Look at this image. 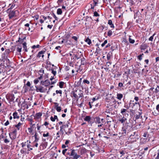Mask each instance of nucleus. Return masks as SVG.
Returning <instances> with one entry per match:
<instances>
[{"label": "nucleus", "mask_w": 159, "mask_h": 159, "mask_svg": "<svg viewBox=\"0 0 159 159\" xmlns=\"http://www.w3.org/2000/svg\"><path fill=\"white\" fill-rule=\"evenodd\" d=\"M112 34V32L111 30H109L107 32V35L108 36H111Z\"/></svg>", "instance_id": "obj_30"}, {"label": "nucleus", "mask_w": 159, "mask_h": 159, "mask_svg": "<svg viewBox=\"0 0 159 159\" xmlns=\"http://www.w3.org/2000/svg\"><path fill=\"white\" fill-rule=\"evenodd\" d=\"M44 84H43V85L45 86H47L50 84V81L48 80H46L44 82Z\"/></svg>", "instance_id": "obj_11"}, {"label": "nucleus", "mask_w": 159, "mask_h": 159, "mask_svg": "<svg viewBox=\"0 0 159 159\" xmlns=\"http://www.w3.org/2000/svg\"><path fill=\"white\" fill-rule=\"evenodd\" d=\"M59 87H60V88H62L63 87V85L64 84V83L63 82L61 81V82H59Z\"/></svg>", "instance_id": "obj_27"}, {"label": "nucleus", "mask_w": 159, "mask_h": 159, "mask_svg": "<svg viewBox=\"0 0 159 159\" xmlns=\"http://www.w3.org/2000/svg\"><path fill=\"white\" fill-rule=\"evenodd\" d=\"M52 15L53 16L55 19V20H57V18L54 13L52 14Z\"/></svg>", "instance_id": "obj_53"}, {"label": "nucleus", "mask_w": 159, "mask_h": 159, "mask_svg": "<svg viewBox=\"0 0 159 159\" xmlns=\"http://www.w3.org/2000/svg\"><path fill=\"white\" fill-rule=\"evenodd\" d=\"M141 115V113L140 112H139L138 114H137L136 115V116L135 117V119H139V118L140 117Z\"/></svg>", "instance_id": "obj_24"}, {"label": "nucleus", "mask_w": 159, "mask_h": 159, "mask_svg": "<svg viewBox=\"0 0 159 159\" xmlns=\"http://www.w3.org/2000/svg\"><path fill=\"white\" fill-rule=\"evenodd\" d=\"M155 90L156 93H157L159 91V89L157 88L155 89Z\"/></svg>", "instance_id": "obj_64"}, {"label": "nucleus", "mask_w": 159, "mask_h": 159, "mask_svg": "<svg viewBox=\"0 0 159 159\" xmlns=\"http://www.w3.org/2000/svg\"><path fill=\"white\" fill-rule=\"evenodd\" d=\"M9 136L11 139L12 140L15 139L16 137V134H11L9 133Z\"/></svg>", "instance_id": "obj_10"}, {"label": "nucleus", "mask_w": 159, "mask_h": 159, "mask_svg": "<svg viewBox=\"0 0 159 159\" xmlns=\"http://www.w3.org/2000/svg\"><path fill=\"white\" fill-rule=\"evenodd\" d=\"M22 123L19 122L17 125H15V126L17 128L18 130H19L20 129L21 126L22 125Z\"/></svg>", "instance_id": "obj_12"}, {"label": "nucleus", "mask_w": 159, "mask_h": 159, "mask_svg": "<svg viewBox=\"0 0 159 159\" xmlns=\"http://www.w3.org/2000/svg\"><path fill=\"white\" fill-rule=\"evenodd\" d=\"M126 120L127 119L126 118L123 117L122 119H120L119 120V121L121 122V123H123L125 122Z\"/></svg>", "instance_id": "obj_19"}, {"label": "nucleus", "mask_w": 159, "mask_h": 159, "mask_svg": "<svg viewBox=\"0 0 159 159\" xmlns=\"http://www.w3.org/2000/svg\"><path fill=\"white\" fill-rule=\"evenodd\" d=\"M154 116H157L159 115V113L155 111L152 112Z\"/></svg>", "instance_id": "obj_43"}, {"label": "nucleus", "mask_w": 159, "mask_h": 159, "mask_svg": "<svg viewBox=\"0 0 159 159\" xmlns=\"http://www.w3.org/2000/svg\"><path fill=\"white\" fill-rule=\"evenodd\" d=\"M118 86L120 87H122L123 86V84L122 83H119L118 84Z\"/></svg>", "instance_id": "obj_57"}, {"label": "nucleus", "mask_w": 159, "mask_h": 159, "mask_svg": "<svg viewBox=\"0 0 159 159\" xmlns=\"http://www.w3.org/2000/svg\"><path fill=\"white\" fill-rule=\"evenodd\" d=\"M98 4V2L97 1H96V0H94L92 4L94 6H96Z\"/></svg>", "instance_id": "obj_32"}, {"label": "nucleus", "mask_w": 159, "mask_h": 159, "mask_svg": "<svg viewBox=\"0 0 159 159\" xmlns=\"http://www.w3.org/2000/svg\"><path fill=\"white\" fill-rule=\"evenodd\" d=\"M143 55V54L142 53V54H140L138 56V58L139 59V60H141L142 59V55Z\"/></svg>", "instance_id": "obj_46"}, {"label": "nucleus", "mask_w": 159, "mask_h": 159, "mask_svg": "<svg viewBox=\"0 0 159 159\" xmlns=\"http://www.w3.org/2000/svg\"><path fill=\"white\" fill-rule=\"evenodd\" d=\"M43 78V75H40L39 77L35 79L34 80V83L35 84H37L39 81V80H41Z\"/></svg>", "instance_id": "obj_4"}, {"label": "nucleus", "mask_w": 159, "mask_h": 159, "mask_svg": "<svg viewBox=\"0 0 159 159\" xmlns=\"http://www.w3.org/2000/svg\"><path fill=\"white\" fill-rule=\"evenodd\" d=\"M62 13V11L61 9L58 8L57 10V13L58 15H61Z\"/></svg>", "instance_id": "obj_26"}, {"label": "nucleus", "mask_w": 159, "mask_h": 159, "mask_svg": "<svg viewBox=\"0 0 159 159\" xmlns=\"http://www.w3.org/2000/svg\"><path fill=\"white\" fill-rule=\"evenodd\" d=\"M13 118L15 119H19V116L18 115V113L17 112H14L13 114Z\"/></svg>", "instance_id": "obj_15"}, {"label": "nucleus", "mask_w": 159, "mask_h": 159, "mask_svg": "<svg viewBox=\"0 0 159 159\" xmlns=\"http://www.w3.org/2000/svg\"><path fill=\"white\" fill-rule=\"evenodd\" d=\"M70 151H71L70 156H72L73 157V159H78L80 157V155L77 154L75 149H70Z\"/></svg>", "instance_id": "obj_1"}, {"label": "nucleus", "mask_w": 159, "mask_h": 159, "mask_svg": "<svg viewBox=\"0 0 159 159\" xmlns=\"http://www.w3.org/2000/svg\"><path fill=\"white\" fill-rule=\"evenodd\" d=\"M50 120L52 121L53 122L55 121V119H54V118L52 116L51 117Z\"/></svg>", "instance_id": "obj_56"}, {"label": "nucleus", "mask_w": 159, "mask_h": 159, "mask_svg": "<svg viewBox=\"0 0 159 159\" xmlns=\"http://www.w3.org/2000/svg\"><path fill=\"white\" fill-rule=\"evenodd\" d=\"M134 99L136 102H137L139 100V98L137 97H135Z\"/></svg>", "instance_id": "obj_63"}, {"label": "nucleus", "mask_w": 159, "mask_h": 159, "mask_svg": "<svg viewBox=\"0 0 159 159\" xmlns=\"http://www.w3.org/2000/svg\"><path fill=\"white\" fill-rule=\"evenodd\" d=\"M54 104H55V109L56 108H57V107H59L58 105H59V104L57 103V102H55L54 103Z\"/></svg>", "instance_id": "obj_51"}, {"label": "nucleus", "mask_w": 159, "mask_h": 159, "mask_svg": "<svg viewBox=\"0 0 159 159\" xmlns=\"http://www.w3.org/2000/svg\"><path fill=\"white\" fill-rule=\"evenodd\" d=\"M89 107L90 108H92V106H93V105H92L91 103V102H89Z\"/></svg>", "instance_id": "obj_54"}, {"label": "nucleus", "mask_w": 159, "mask_h": 159, "mask_svg": "<svg viewBox=\"0 0 159 159\" xmlns=\"http://www.w3.org/2000/svg\"><path fill=\"white\" fill-rule=\"evenodd\" d=\"M39 72L40 73H42V75H43V74H44V70H43V69L40 70L39 71Z\"/></svg>", "instance_id": "obj_59"}, {"label": "nucleus", "mask_w": 159, "mask_h": 159, "mask_svg": "<svg viewBox=\"0 0 159 159\" xmlns=\"http://www.w3.org/2000/svg\"><path fill=\"white\" fill-rule=\"evenodd\" d=\"M93 16H99V15L98 13V12L97 11H95L94 12Z\"/></svg>", "instance_id": "obj_41"}, {"label": "nucleus", "mask_w": 159, "mask_h": 159, "mask_svg": "<svg viewBox=\"0 0 159 159\" xmlns=\"http://www.w3.org/2000/svg\"><path fill=\"white\" fill-rule=\"evenodd\" d=\"M30 25L29 23H27L25 25V26L27 28H25V30L30 31V28L29 27Z\"/></svg>", "instance_id": "obj_16"}, {"label": "nucleus", "mask_w": 159, "mask_h": 159, "mask_svg": "<svg viewBox=\"0 0 159 159\" xmlns=\"http://www.w3.org/2000/svg\"><path fill=\"white\" fill-rule=\"evenodd\" d=\"M30 141H29L28 144L27 145V148H28V151H30L33 150L32 147L31 145L30 144Z\"/></svg>", "instance_id": "obj_9"}, {"label": "nucleus", "mask_w": 159, "mask_h": 159, "mask_svg": "<svg viewBox=\"0 0 159 159\" xmlns=\"http://www.w3.org/2000/svg\"><path fill=\"white\" fill-rule=\"evenodd\" d=\"M0 139H4L5 138V136L3 134H2L0 136Z\"/></svg>", "instance_id": "obj_62"}, {"label": "nucleus", "mask_w": 159, "mask_h": 159, "mask_svg": "<svg viewBox=\"0 0 159 159\" xmlns=\"http://www.w3.org/2000/svg\"><path fill=\"white\" fill-rule=\"evenodd\" d=\"M108 24L110 25H111L112 24V21L111 20H109L108 21Z\"/></svg>", "instance_id": "obj_50"}, {"label": "nucleus", "mask_w": 159, "mask_h": 159, "mask_svg": "<svg viewBox=\"0 0 159 159\" xmlns=\"http://www.w3.org/2000/svg\"><path fill=\"white\" fill-rule=\"evenodd\" d=\"M17 130L16 129H15L11 133H10V134H17Z\"/></svg>", "instance_id": "obj_40"}, {"label": "nucleus", "mask_w": 159, "mask_h": 159, "mask_svg": "<svg viewBox=\"0 0 159 159\" xmlns=\"http://www.w3.org/2000/svg\"><path fill=\"white\" fill-rule=\"evenodd\" d=\"M57 94L59 93L61 94H62V91L61 90H57L56 91Z\"/></svg>", "instance_id": "obj_44"}, {"label": "nucleus", "mask_w": 159, "mask_h": 159, "mask_svg": "<svg viewBox=\"0 0 159 159\" xmlns=\"http://www.w3.org/2000/svg\"><path fill=\"white\" fill-rule=\"evenodd\" d=\"M9 124V122L8 120H7V121L4 123L5 126H7Z\"/></svg>", "instance_id": "obj_52"}, {"label": "nucleus", "mask_w": 159, "mask_h": 159, "mask_svg": "<svg viewBox=\"0 0 159 159\" xmlns=\"http://www.w3.org/2000/svg\"><path fill=\"white\" fill-rule=\"evenodd\" d=\"M107 43V40H105L104 42L102 43V44L101 46L102 47H104L105 46V45Z\"/></svg>", "instance_id": "obj_38"}, {"label": "nucleus", "mask_w": 159, "mask_h": 159, "mask_svg": "<svg viewBox=\"0 0 159 159\" xmlns=\"http://www.w3.org/2000/svg\"><path fill=\"white\" fill-rule=\"evenodd\" d=\"M44 52L45 51H43L39 52L37 56L39 57H40L42 56V55H43V54Z\"/></svg>", "instance_id": "obj_20"}, {"label": "nucleus", "mask_w": 159, "mask_h": 159, "mask_svg": "<svg viewBox=\"0 0 159 159\" xmlns=\"http://www.w3.org/2000/svg\"><path fill=\"white\" fill-rule=\"evenodd\" d=\"M76 57V56L75 55H74L71 57V59L72 60H73V61H74L75 60Z\"/></svg>", "instance_id": "obj_33"}, {"label": "nucleus", "mask_w": 159, "mask_h": 159, "mask_svg": "<svg viewBox=\"0 0 159 159\" xmlns=\"http://www.w3.org/2000/svg\"><path fill=\"white\" fill-rule=\"evenodd\" d=\"M67 151V149H65L63 150V151H62V154L63 155L66 156L65 153Z\"/></svg>", "instance_id": "obj_39"}, {"label": "nucleus", "mask_w": 159, "mask_h": 159, "mask_svg": "<svg viewBox=\"0 0 159 159\" xmlns=\"http://www.w3.org/2000/svg\"><path fill=\"white\" fill-rule=\"evenodd\" d=\"M85 121L89 122L91 120V117L89 116H86L84 119Z\"/></svg>", "instance_id": "obj_17"}, {"label": "nucleus", "mask_w": 159, "mask_h": 159, "mask_svg": "<svg viewBox=\"0 0 159 159\" xmlns=\"http://www.w3.org/2000/svg\"><path fill=\"white\" fill-rule=\"evenodd\" d=\"M66 127V125H62L60 127V131L62 133L63 132V129L65 128Z\"/></svg>", "instance_id": "obj_21"}, {"label": "nucleus", "mask_w": 159, "mask_h": 159, "mask_svg": "<svg viewBox=\"0 0 159 159\" xmlns=\"http://www.w3.org/2000/svg\"><path fill=\"white\" fill-rule=\"evenodd\" d=\"M156 109L159 113V104L157 106Z\"/></svg>", "instance_id": "obj_60"}, {"label": "nucleus", "mask_w": 159, "mask_h": 159, "mask_svg": "<svg viewBox=\"0 0 159 159\" xmlns=\"http://www.w3.org/2000/svg\"><path fill=\"white\" fill-rule=\"evenodd\" d=\"M26 85L27 86H28V87H30L31 85V84L30 83V82L28 81L27 83L26 84Z\"/></svg>", "instance_id": "obj_55"}, {"label": "nucleus", "mask_w": 159, "mask_h": 159, "mask_svg": "<svg viewBox=\"0 0 159 159\" xmlns=\"http://www.w3.org/2000/svg\"><path fill=\"white\" fill-rule=\"evenodd\" d=\"M85 41L87 42L88 44L90 45L91 43V40L88 38H87L85 40Z\"/></svg>", "instance_id": "obj_25"}, {"label": "nucleus", "mask_w": 159, "mask_h": 159, "mask_svg": "<svg viewBox=\"0 0 159 159\" xmlns=\"http://www.w3.org/2000/svg\"><path fill=\"white\" fill-rule=\"evenodd\" d=\"M42 115V113L41 112H39L37 113L34 116V119H38L41 117Z\"/></svg>", "instance_id": "obj_7"}, {"label": "nucleus", "mask_w": 159, "mask_h": 159, "mask_svg": "<svg viewBox=\"0 0 159 159\" xmlns=\"http://www.w3.org/2000/svg\"><path fill=\"white\" fill-rule=\"evenodd\" d=\"M21 49H22V48L21 47H20V48L18 47L17 48L16 51L17 52H20L21 51Z\"/></svg>", "instance_id": "obj_42"}, {"label": "nucleus", "mask_w": 159, "mask_h": 159, "mask_svg": "<svg viewBox=\"0 0 159 159\" xmlns=\"http://www.w3.org/2000/svg\"><path fill=\"white\" fill-rule=\"evenodd\" d=\"M49 134L48 132H47L46 134H43V136L44 137H48L49 136Z\"/></svg>", "instance_id": "obj_45"}, {"label": "nucleus", "mask_w": 159, "mask_h": 159, "mask_svg": "<svg viewBox=\"0 0 159 159\" xmlns=\"http://www.w3.org/2000/svg\"><path fill=\"white\" fill-rule=\"evenodd\" d=\"M35 88H36V91L37 92L43 93L45 91L43 89V87L41 85L39 86H35Z\"/></svg>", "instance_id": "obj_3"}, {"label": "nucleus", "mask_w": 159, "mask_h": 159, "mask_svg": "<svg viewBox=\"0 0 159 159\" xmlns=\"http://www.w3.org/2000/svg\"><path fill=\"white\" fill-rule=\"evenodd\" d=\"M111 64V62H107L106 63V66H109Z\"/></svg>", "instance_id": "obj_58"}, {"label": "nucleus", "mask_w": 159, "mask_h": 159, "mask_svg": "<svg viewBox=\"0 0 159 159\" xmlns=\"http://www.w3.org/2000/svg\"><path fill=\"white\" fill-rule=\"evenodd\" d=\"M72 38L73 39L76 41H77L78 38L76 37L75 36H73L72 37Z\"/></svg>", "instance_id": "obj_49"}, {"label": "nucleus", "mask_w": 159, "mask_h": 159, "mask_svg": "<svg viewBox=\"0 0 159 159\" xmlns=\"http://www.w3.org/2000/svg\"><path fill=\"white\" fill-rule=\"evenodd\" d=\"M29 141L27 140L26 142H25V143H21V144L22 145V147L23 148H24V147H25L26 145H27L29 142Z\"/></svg>", "instance_id": "obj_22"}, {"label": "nucleus", "mask_w": 159, "mask_h": 159, "mask_svg": "<svg viewBox=\"0 0 159 159\" xmlns=\"http://www.w3.org/2000/svg\"><path fill=\"white\" fill-rule=\"evenodd\" d=\"M111 55V53L110 52L107 54V60H109L110 59Z\"/></svg>", "instance_id": "obj_31"}, {"label": "nucleus", "mask_w": 159, "mask_h": 159, "mask_svg": "<svg viewBox=\"0 0 159 159\" xmlns=\"http://www.w3.org/2000/svg\"><path fill=\"white\" fill-rule=\"evenodd\" d=\"M55 109L58 112H60V111L61 110V107H58L56 108Z\"/></svg>", "instance_id": "obj_36"}, {"label": "nucleus", "mask_w": 159, "mask_h": 159, "mask_svg": "<svg viewBox=\"0 0 159 159\" xmlns=\"http://www.w3.org/2000/svg\"><path fill=\"white\" fill-rule=\"evenodd\" d=\"M123 95L122 94L118 93L117 94V98L120 100H121V99L123 98Z\"/></svg>", "instance_id": "obj_14"}, {"label": "nucleus", "mask_w": 159, "mask_h": 159, "mask_svg": "<svg viewBox=\"0 0 159 159\" xmlns=\"http://www.w3.org/2000/svg\"><path fill=\"white\" fill-rule=\"evenodd\" d=\"M129 130H127V128H126L125 126L122 128L121 130V134L123 135H125L126 134V132L128 133Z\"/></svg>", "instance_id": "obj_6"}, {"label": "nucleus", "mask_w": 159, "mask_h": 159, "mask_svg": "<svg viewBox=\"0 0 159 159\" xmlns=\"http://www.w3.org/2000/svg\"><path fill=\"white\" fill-rule=\"evenodd\" d=\"M156 153V154L154 155L153 157H155V159H159V150H157Z\"/></svg>", "instance_id": "obj_13"}, {"label": "nucleus", "mask_w": 159, "mask_h": 159, "mask_svg": "<svg viewBox=\"0 0 159 159\" xmlns=\"http://www.w3.org/2000/svg\"><path fill=\"white\" fill-rule=\"evenodd\" d=\"M23 47L24 49H25V52H27V46H26V42H24L22 44Z\"/></svg>", "instance_id": "obj_18"}, {"label": "nucleus", "mask_w": 159, "mask_h": 159, "mask_svg": "<svg viewBox=\"0 0 159 159\" xmlns=\"http://www.w3.org/2000/svg\"><path fill=\"white\" fill-rule=\"evenodd\" d=\"M10 141L9 140H8L7 139V138H5L4 139V142H5V143H8Z\"/></svg>", "instance_id": "obj_48"}, {"label": "nucleus", "mask_w": 159, "mask_h": 159, "mask_svg": "<svg viewBox=\"0 0 159 159\" xmlns=\"http://www.w3.org/2000/svg\"><path fill=\"white\" fill-rule=\"evenodd\" d=\"M96 123H97L98 124L101 123V120L98 117L96 119Z\"/></svg>", "instance_id": "obj_34"}, {"label": "nucleus", "mask_w": 159, "mask_h": 159, "mask_svg": "<svg viewBox=\"0 0 159 159\" xmlns=\"http://www.w3.org/2000/svg\"><path fill=\"white\" fill-rule=\"evenodd\" d=\"M127 111V109H122L121 110V113L123 115L124 114V113H125Z\"/></svg>", "instance_id": "obj_29"}, {"label": "nucleus", "mask_w": 159, "mask_h": 159, "mask_svg": "<svg viewBox=\"0 0 159 159\" xmlns=\"http://www.w3.org/2000/svg\"><path fill=\"white\" fill-rule=\"evenodd\" d=\"M9 101L11 102L14 101L15 99V97L14 95H11L9 98Z\"/></svg>", "instance_id": "obj_23"}, {"label": "nucleus", "mask_w": 159, "mask_h": 159, "mask_svg": "<svg viewBox=\"0 0 159 159\" xmlns=\"http://www.w3.org/2000/svg\"><path fill=\"white\" fill-rule=\"evenodd\" d=\"M51 73L54 75V76L55 75L57 72L55 70H54L53 69H51Z\"/></svg>", "instance_id": "obj_37"}, {"label": "nucleus", "mask_w": 159, "mask_h": 159, "mask_svg": "<svg viewBox=\"0 0 159 159\" xmlns=\"http://www.w3.org/2000/svg\"><path fill=\"white\" fill-rule=\"evenodd\" d=\"M130 36H129V43H134L135 42L134 40V39H131L130 38Z\"/></svg>", "instance_id": "obj_28"}, {"label": "nucleus", "mask_w": 159, "mask_h": 159, "mask_svg": "<svg viewBox=\"0 0 159 159\" xmlns=\"http://www.w3.org/2000/svg\"><path fill=\"white\" fill-rule=\"evenodd\" d=\"M15 12L14 11H10L9 13V17L10 19H11L14 17L15 15Z\"/></svg>", "instance_id": "obj_5"}, {"label": "nucleus", "mask_w": 159, "mask_h": 159, "mask_svg": "<svg viewBox=\"0 0 159 159\" xmlns=\"http://www.w3.org/2000/svg\"><path fill=\"white\" fill-rule=\"evenodd\" d=\"M138 135L135 132H134L130 135L129 138L131 139H133L134 141H136L137 139H138Z\"/></svg>", "instance_id": "obj_2"}, {"label": "nucleus", "mask_w": 159, "mask_h": 159, "mask_svg": "<svg viewBox=\"0 0 159 159\" xmlns=\"http://www.w3.org/2000/svg\"><path fill=\"white\" fill-rule=\"evenodd\" d=\"M83 82L85 83H86L87 84H89V80H83Z\"/></svg>", "instance_id": "obj_47"}, {"label": "nucleus", "mask_w": 159, "mask_h": 159, "mask_svg": "<svg viewBox=\"0 0 159 159\" xmlns=\"http://www.w3.org/2000/svg\"><path fill=\"white\" fill-rule=\"evenodd\" d=\"M71 151L70 150H69L67 152V154L69 156H71L70 155Z\"/></svg>", "instance_id": "obj_61"}, {"label": "nucleus", "mask_w": 159, "mask_h": 159, "mask_svg": "<svg viewBox=\"0 0 159 159\" xmlns=\"http://www.w3.org/2000/svg\"><path fill=\"white\" fill-rule=\"evenodd\" d=\"M155 34H156L155 33H154L152 36H151L149 38V41H152V40L153 39V37L155 35Z\"/></svg>", "instance_id": "obj_35"}, {"label": "nucleus", "mask_w": 159, "mask_h": 159, "mask_svg": "<svg viewBox=\"0 0 159 159\" xmlns=\"http://www.w3.org/2000/svg\"><path fill=\"white\" fill-rule=\"evenodd\" d=\"M34 137L35 140L34 143L37 142L39 140V138L38 137V134L36 132L35 133Z\"/></svg>", "instance_id": "obj_8"}]
</instances>
